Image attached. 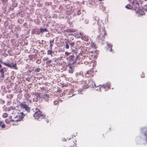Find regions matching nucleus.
<instances>
[{
    "label": "nucleus",
    "instance_id": "35",
    "mask_svg": "<svg viewBox=\"0 0 147 147\" xmlns=\"http://www.w3.org/2000/svg\"><path fill=\"white\" fill-rule=\"evenodd\" d=\"M54 41V39L51 40L50 41V44L51 43H53Z\"/></svg>",
    "mask_w": 147,
    "mask_h": 147
},
{
    "label": "nucleus",
    "instance_id": "38",
    "mask_svg": "<svg viewBox=\"0 0 147 147\" xmlns=\"http://www.w3.org/2000/svg\"><path fill=\"white\" fill-rule=\"evenodd\" d=\"M68 53H69L67 52H65V54L66 55H68Z\"/></svg>",
    "mask_w": 147,
    "mask_h": 147
},
{
    "label": "nucleus",
    "instance_id": "44",
    "mask_svg": "<svg viewBox=\"0 0 147 147\" xmlns=\"http://www.w3.org/2000/svg\"><path fill=\"white\" fill-rule=\"evenodd\" d=\"M47 121V123H48V122H49V121Z\"/></svg>",
    "mask_w": 147,
    "mask_h": 147
},
{
    "label": "nucleus",
    "instance_id": "30",
    "mask_svg": "<svg viewBox=\"0 0 147 147\" xmlns=\"http://www.w3.org/2000/svg\"><path fill=\"white\" fill-rule=\"evenodd\" d=\"M44 96H45V97H47L49 98V95L48 94H45Z\"/></svg>",
    "mask_w": 147,
    "mask_h": 147
},
{
    "label": "nucleus",
    "instance_id": "29",
    "mask_svg": "<svg viewBox=\"0 0 147 147\" xmlns=\"http://www.w3.org/2000/svg\"><path fill=\"white\" fill-rule=\"evenodd\" d=\"M48 59V57H44L43 59V60L44 61L47 60Z\"/></svg>",
    "mask_w": 147,
    "mask_h": 147
},
{
    "label": "nucleus",
    "instance_id": "2",
    "mask_svg": "<svg viewBox=\"0 0 147 147\" xmlns=\"http://www.w3.org/2000/svg\"><path fill=\"white\" fill-rule=\"evenodd\" d=\"M33 117L35 119L40 121V120L42 118H45L44 117L45 116L43 115L42 112L38 110L35 112L34 114L33 115Z\"/></svg>",
    "mask_w": 147,
    "mask_h": 147
},
{
    "label": "nucleus",
    "instance_id": "3",
    "mask_svg": "<svg viewBox=\"0 0 147 147\" xmlns=\"http://www.w3.org/2000/svg\"><path fill=\"white\" fill-rule=\"evenodd\" d=\"M20 107L22 108L25 109V111L28 112H29L30 110V108L28 107V103L26 102H21L20 105Z\"/></svg>",
    "mask_w": 147,
    "mask_h": 147
},
{
    "label": "nucleus",
    "instance_id": "21",
    "mask_svg": "<svg viewBox=\"0 0 147 147\" xmlns=\"http://www.w3.org/2000/svg\"><path fill=\"white\" fill-rule=\"evenodd\" d=\"M40 68H36L35 70V71L37 72H39L40 71Z\"/></svg>",
    "mask_w": 147,
    "mask_h": 147
},
{
    "label": "nucleus",
    "instance_id": "26",
    "mask_svg": "<svg viewBox=\"0 0 147 147\" xmlns=\"http://www.w3.org/2000/svg\"><path fill=\"white\" fill-rule=\"evenodd\" d=\"M52 62V60H51L48 61L46 62V63L47 64L48 63H50Z\"/></svg>",
    "mask_w": 147,
    "mask_h": 147
},
{
    "label": "nucleus",
    "instance_id": "8",
    "mask_svg": "<svg viewBox=\"0 0 147 147\" xmlns=\"http://www.w3.org/2000/svg\"><path fill=\"white\" fill-rule=\"evenodd\" d=\"M69 69H74V63H69L68 64Z\"/></svg>",
    "mask_w": 147,
    "mask_h": 147
},
{
    "label": "nucleus",
    "instance_id": "34",
    "mask_svg": "<svg viewBox=\"0 0 147 147\" xmlns=\"http://www.w3.org/2000/svg\"><path fill=\"white\" fill-rule=\"evenodd\" d=\"M3 124H4L3 123L2 121H0V126L1 127L2 125H3Z\"/></svg>",
    "mask_w": 147,
    "mask_h": 147
},
{
    "label": "nucleus",
    "instance_id": "37",
    "mask_svg": "<svg viewBox=\"0 0 147 147\" xmlns=\"http://www.w3.org/2000/svg\"><path fill=\"white\" fill-rule=\"evenodd\" d=\"M140 139V138L139 137H137L136 138V141H138V140H139Z\"/></svg>",
    "mask_w": 147,
    "mask_h": 147
},
{
    "label": "nucleus",
    "instance_id": "43",
    "mask_svg": "<svg viewBox=\"0 0 147 147\" xmlns=\"http://www.w3.org/2000/svg\"><path fill=\"white\" fill-rule=\"evenodd\" d=\"M69 34L70 35H72V34H71V33L70 34Z\"/></svg>",
    "mask_w": 147,
    "mask_h": 147
},
{
    "label": "nucleus",
    "instance_id": "25",
    "mask_svg": "<svg viewBox=\"0 0 147 147\" xmlns=\"http://www.w3.org/2000/svg\"><path fill=\"white\" fill-rule=\"evenodd\" d=\"M4 77V73L1 74V76L0 77V79L2 78H3Z\"/></svg>",
    "mask_w": 147,
    "mask_h": 147
},
{
    "label": "nucleus",
    "instance_id": "22",
    "mask_svg": "<svg viewBox=\"0 0 147 147\" xmlns=\"http://www.w3.org/2000/svg\"><path fill=\"white\" fill-rule=\"evenodd\" d=\"M7 114L6 113H4L3 115V117L4 118H6L7 117Z\"/></svg>",
    "mask_w": 147,
    "mask_h": 147
},
{
    "label": "nucleus",
    "instance_id": "39",
    "mask_svg": "<svg viewBox=\"0 0 147 147\" xmlns=\"http://www.w3.org/2000/svg\"><path fill=\"white\" fill-rule=\"evenodd\" d=\"M78 55H77V56H76V60H77V59H78Z\"/></svg>",
    "mask_w": 147,
    "mask_h": 147
},
{
    "label": "nucleus",
    "instance_id": "32",
    "mask_svg": "<svg viewBox=\"0 0 147 147\" xmlns=\"http://www.w3.org/2000/svg\"><path fill=\"white\" fill-rule=\"evenodd\" d=\"M36 96H37V98H40V95L39 94H36Z\"/></svg>",
    "mask_w": 147,
    "mask_h": 147
},
{
    "label": "nucleus",
    "instance_id": "6",
    "mask_svg": "<svg viewBox=\"0 0 147 147\" xmlns=\"http://www.w3.org/2000/svg\"><path fill=\"white\" fill-rule=\"evenodd\" d=\"M102 30L103 32L104 35H102V37L101 38V34H100L99 35V37L100 38V39L101 40H104V39H105V36L106 35V31L104 29H102Z\"/></svg>",
    "mask_w": 147,
    "mask_h": 147
},
{
    "label": "nucleus",
    "instance_id": "20",
    "mask_svg": "<svg viewBox=\"0 0 147 147\" xmlns=\"http://www.w3.org/2000/svg\"><path fill=\"white\" fill-rule=\"evenodd\" d=\"M73 69H69L68 71L71 74L73 72Z\"/></svg>",
    "mask_w": 147,
    "mask_h": 147
},
{
    "label": "nucleus",
    "instance_id": "27",
    "mask_svg": "<svg viewBox=\"0 0 147 147\" xmlns=\"http://www.w3.org/2000/svg\"><path fill=\"white\" fill-rule=\"evenodd\" d=\"M0 72L2 73H4V70L3 69H1L0 70Z\"/></svg>",
    "mask_w": 147,
    "mask_h": 147
},
{
    "label": "nucleus",
    "instance_id": "11",
    "mask_svg": "<svg viewBox=\"0 0 147 147\" xmlns=\"http://www.w3.org/2000/svg\"><path fill=\"white\" fill-rule=\"evenodd\" d=\"M68 43L69 44V45H70L71 47L72 48L73 47H74V46L75 44L74 42H68Z\"/></svg>",
    "mask_w": 147,
    "mask_h": 147
},
{
    "label": "nucleus",
    "instance_id": "15",
    "mask_svg": "<svg viewBox=\"0 0 147 147\" xmlns=\"http://www.w3.org/2000/svg\"><path fill=\"white\" fill-rule=\"evenodd\" d=\"M83 75V73L82 72L80 71L79 73H78L76 74L77 77L80 76H82Z\"/></svg>",
    "mask_w": 147,
    "mask_h": 147
},
{
    "label": "nucleus",
    "instance_id": "23",
    "mask_svg": "<svg viewBox=\"0 0 147 147\" xmlns=\"http://www.w3.org/2000/svg\"><path fill=\"white\" fill-rule=\"evenodd\" d=\"M65 48L67 49H68L69 48V45L68 43H67L65 45Z\"/></svg>",
    "mask_w": 147,
    "mask_h": 147
},
{
    "label": "nucleus",
    "instance_id": "33",
    "mask_svg": "<svg viewBox=\"0 0 147 147\" xmlns=\"http://www.w3.org/2000/svg\"><path fill=\"white\" fill-rule=\"evenodd\" d=\"M82 90H79L78 92L79 94H82Z\"/></svg>",
    "mask_w": 147,
    "mask_h": 147
},
{
    "label": "nucleus",
    "instance_id": "45",
    "mask_svg": "<svg viewBox=\"0 0 147 147\" xmlns=\"http://www.w3.org/2000/svg\"><path fill=\"white\" fill-rule=\"evenodd\" d=\"M74 95H74V94H73V95H72V96H74Z\"/></svg>",
    "mask_w": 147,
    "mask_h": 147
},
{
    "label": "nucleus",
    "instance_id": "19",
    "mask_svg": "<svg viewBox=\"0 0 147 147\" xmlns=\"http://www.w3.org/2000/svg\"><path fill=\"white\" fill-rule=\"evenodd\" d=\"M3 63L6 66H7L9 67H11V65L10 64H9V63L7 64V63Z\"/></svg>",
    "mask_w": 147,
    "mask_h": 147
},
{
    "label": "nucleus",
    "instance_id": "46",
    "mask_svg": "<svg viewBox=\"0 0 147 147\" xmlns=\"http://www.w3.org/2000/svg\"><path fill=\"white\" fill-rule=\"evenodd\" d=\"M100 88H99V89H100Z\"/></svg>",
    "mask_w": 147,
    "mask_h": 147
},
{
    "label": "nucleus",
    "instance_id": "1",
    "mask_svg": "<svg viewBox=\"0 0 147 147\" xmlns=\"http://www.w3.org/2000/svg\"><path fill=\"white\" fill-rule=\"evenodd\" d=\"M7 111L10 114H11L12 115L10 117V120L13 121H21L25 116L23 112L20 113V114H16L15 111L11 107L8 108Z\"/></svg>",
    "mask_w": 147,
    "mask_h": 147
},
{
    "label": "nucleus",
    "instance_id": "28",
    "mask_svg": "<svg viewBox=\"0 0 147 147\" xmlns=\"http://www.w3.org/2000/svg\"><path fill=\"white\" fill-rule=\"evenodd\" d=\"M36 63L38 64H39L40 63V62L39 59H38L36 61Z\"/></svg>",
    "mask_w": 147,
    "mask_h": 147
},
{
    "label": "nucleus",
    "instance_id": "4",
    "mask_svg": "<svg viewBox=\"0 0 147 147\" xmlns=\"http://www.w3.org/2000/svg\"><path fill=\"white\" fill-rule=\"evenodd\" d=\"M130 1L131 3L133 6H134L135 8H137L139 7V4L138 1L136 0H128Z\"/></svg>",
    "mask_w": 147,
    "mask_h": 147
},
{
    "label": "nucleus",
    "instance_id": "48",
    "mask_svg": "<svg viewBox=\"0 0 147 147\" xmlns=\"http://www.w3.org/2000/svg\"><path fill=\"white\" fill-rule=\"evenodd\" d=\"M113 89V88H112V89Z\"/></svg>",
    "mask_w": 147,
    "mask_h": 147
},
{
    "label": "nucleus",
    "instance_id": "42",
    "mask_svg": "<svg viewBox=\"0 0 147 147\" xmlns=\"http://www.w3.org/2000/svg\"><path fill=\"white\" fill-rule=\"evenodd\" d=\"M1 67H2L1 65L0 64V68H1Z\"/></svg>",
    "mask_w": 147,
    "mask_h": 147
},
{
    "label": "nucleus",
    "instance_id": "31",
    "mask_svg": "<svg viewBox=\"0 0 147 147\" xmlns=\"http://www.w3.org/2000/svg\"><path fill=\"white\" fill-rule=\"evenodd\" d=\"M5 127V125L4 124H3V125H2V126L1 127L2 128H4Z\"/></svg>",
    "mask_w": 147,
    "mask_h": 147
},
{
    "label": "nucleus",
    "instance_id": "5",
    "mask_svg": "<svg viewBox=\"0 0 147 147\" xmlns=\"http://www.w3.org/2000/svg\"><path fill=\"white\" fill-rule=\"evenodd\" d=\"M142 132L144 134V135L146 138V142L147 143V129L146 128H144L142 129Z\"/></svg>",
    "mask_w": 147,
    "mask_h": 147
},
{
    "label": "nucleus",
    "instance_id": "9",
    "mask_svg": "<svg viewBox=\"0 0 147 147\" xmlns=\"http://www.w3.org/2000/svg\"><path fill=\"white\" fill-rule=\"evenodd\" d=\"M67 31L69 33V32H75L76 30L73 29H70L68 30Z\"/></svg>",
    "mask_w": 147,
    "mask_h": 147
},
{
    "label": "nucleus",
    "instance_id": "10",
    "mask_svg": "<svg viewBox=\"0 0 147 147\" xmlns=\"http://www.w3.org/2000/svg\"><path fill=\"white\" fill-rule=\"evenodd\" d=\"M53 52L51 51V49H50L47 51V54L48 55H51V56H53Z\"/></svg>",
    "mask_w": 147,
    "mask_h": 147
},
{
    "label": "nucleus",
    "instance_id": "17",
    "mask_svg": "<svg viewBox=\"0 0 147 147\" xmlns=\"http://www.w3.org/2000/svg\"><path fill=\"white\" fill-rule=\"evenodd\" d=\"M107 45H108V46L110 48V49L109 50V51H112V46L110 45V44H108V43L107 42Z\"/></svg>",
    "mask_w": 147,
    "mask_h": 147
},
{
    "label": "nucleus",
    "instance_id": "13",
    "mask_svg": "<svg viewBox=\"0 0 147 147\" xmlns=\"http://www.w3.org/2000/svg\"><path fill=\"white\" fill-rule=\"evenodd\" d=\"M40 31L41 32H48V30L46 28H41L40 29Z\"/></svg>",
    "mask_w": 147,
    "mask_h": 147
},
{
    "label": "nucleus",
    "instance_id": "36",
    "mask_svg": "<svg viewBox=\"0 0 147 147\" xmlns=\"http://www.w3.org/2000/svg\"><path fill=\"white\" fill-rule=\"evenodd\" d=\"M5 122L7 123H9L10 122L9 121H8V120L6 119L5 120Z\"/></svg>",
    "mask_w": 147,
    "mask_h": 147
},
{
    "label": "nucleus",
    "instance_id": "41",
    "mask_svg": "<svg viewBox=\"0 0 147 147\" xmlns=\"http://www.w3.org/2000/svg\"><path fill=\"white\" fill-rule=\"evenodd\" d=\"M65 140H65V138H63V139H62V141H65Z\"/></svg>",
    "mask_w": 147,
    "mask_h": 147
},
{
    "label": "nucleus",
    "instance_id": "49",
    "mask_svg": "<svg viewBox=\"0 0 147 147\" xmlns=\"http://www.w3.org/2000/svg\"><path fill=\"white\" fill-rule=\"evenodd\" d=\"M71 147H73V146H71Z\"/></svg>",
    "mask_w": 147,
    "mask_h": 147
},
{
    "label": "nucleus",
    "instance_id": "47",
    "mask_svg": "<svg viewBox=\"0 0 147 147\" xmlns=\"http://www.w3.org/2000/svg\"><path fill=\"white\" fill-rule=\"evenodd\" d=\"M3 1L5 0H2Z\"/></svg>",
    "mask_w": 147,
    "mask_h": 147
},
{
    "label": "nucleus",
    "instance_id": "14",
    "mask_svg": "<svg viewBox=\"0 0 147 147\" xmlns=\"http://www.w3.org/2000/svg\"><path fill=\"white\" fill-rule=\"evenodd\" d=\"M103 86H104L103 87L104 88H105V89H106V88H106L107 87V88H109V86H110V84H106V85H104Z\"/></svg>",
    "mask_w": 147,
    "mask_h": 147
},
{
    "label": "nucleus",
    "instance_id": "24",
    "mask_svg": "<svg viewBox=\"0 0 147 147\" xmlns=\"http://www.w3.org/2000/svg\"><path fill=\"white\" fill-rule=\"evenodd\" d=\"M53 46V44H52L51 43H50V47H49V49H52V47Z\"/></svg>",
    "mask_w": 147,
    "mask_h": 147
},
{
    "label": "nucleus",
    "instance_id": "18",
    "mask_svg": "<svg viewBox=\"0 0 147 147\" xmlns=\"http://www.w3.org/2000/svg\"><path fill=\"white\" fill-rule=\"evenodd\" d=\"M26 102L27 103H28H28H30L32 101L31 100L28 98H26Z\"/></svg>",
    "mask_w": 147,
    "mask_h": 147
},
{
    "label": "nucleus",
    "instance_id": "16",
    "mask_svg": "<svg viewBox=\"0 0 147 147\" xmlns=\"http://www.w3.org/2000/svg\"><path fill=\"white\" fill-rule=\"evenodd\" d=\"M143 10L146 11H147V4H146L144 6Z\"/></svg>",
    "mask_w": 147,
    "mask_h": 147
},
{
    "label": "nucleus",
    "instance_id": "40",
    "mask_svg": "<svg viewBox=\"0 0 147 147\" xmlns=\"http://www.w3.org/2000/svg\"><path fill=\"white\" fill-rule=\"evenodd\" d=\"M83 33H82V32H80V35H81V36H82V35H83Z\"/></svg>",
    "mask_w": 147,
    "mask_h": 147
},
{
    "label": "nucleus",
    "instance_id": "7",
    "mask_svg": "<svg viewBox=\"0 0 147 147\" xmlns=\"http://www.w3.org/2000/svg\"><path fill=\"white\" fill-rule=\"evenodd\" d=\"M81 38L82 39L85 41H87L88 40V38L86 35L82 36L81 37Z\"/></svg>",
    "mask_w": 147,
    "mask_h": 147
},
{
    "label": "nucleus",
    "instance_id": "12",
    "mask_svg": "<svg viewBox=\"0 0 147 147\" xmlns=\"http://www.w3.org/2000/svg\"><path fill=\"white\" fill-rule=\"evenodd\" d=\"M125 7L126 8L128 9H131L132 7L129 4H127V5L125 6Z\"/></svg>",
    "mask_w": 147,
    "mask_h": 147
}]
</instances>
